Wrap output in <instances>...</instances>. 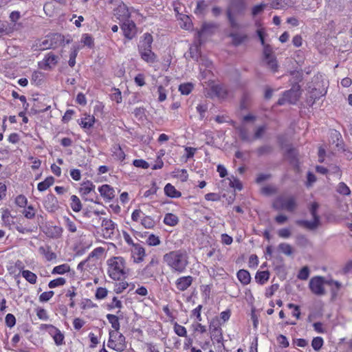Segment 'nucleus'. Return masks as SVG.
Returning a JSON list of instances; mask_svg holds the SVG:
<instances>
[{
    "label": "nucleus",
    "mask_w": 352,
    "mask_h": 352,
    "mask_svg": "<svg viewBox=\"0 0 352 352\" xmlns=\"http://www.w3.org/2000/svg\"><path fill=\"white\" fill-rule=\"evenodd\" d=\"M71 208L74 212H80L82 209V204L80 199L76 195L71 197Z\"/></svg>",
    "instance_id": "4c0bfd02"
},
{
    "label": "nucleus",
    "mask_w": 352,
    "mask_h": 352,
    "mask_svg": "<svg viewBox=\"0 0 352 352\" xmlns=\"http://www.w3.org/2000/svg\"><path fill=\"white\" fill-rule=\"evenodd\" d=\"M164 192L165 194L170 197L172 198H178L180 197L182 193L177 190L174 186L170 184H167L164 187Z\"/></svg>",
    "instance_id": "bb28decb"
},
{
    "label": "nucleus",
    "mask_w": 352,
    "mask_h": 352,
    "mask_svg": "<svg viewBox=\"0 0 352 352\" xmlns=\"http://www.w3.org/2000/svg\"><path fill=\"white\" fill-rule=\"evenodd\" d=\"M229 36L232 38V42L234 46L240 45L248 38L246 34H242L238 32H231Z\"/></svg>",
    "instance_id": "a878e982"
},
{
    "label": "nucleus",
    "mask_w": 352,
    "mask_h": 352,
    "mask_svg": "<svg viewBox=\"0 0 352 352\" xmlns=\"http://www.w3.org/2000/svg\"><path fill=\"white\" fill-rule=\"evenodd\" d=\"M237 131H239V135L240 138L244 141L248 142H251L252 139L249 135L248 130L243 126L237 127Z\"/></svg>",
    "instance_id": "72a5a7b5"
},
{
    "label": "nucleus",
    "mask_w": 352,
    "mask_h": 352,
    "mask_svg": "<svg viewBox=\"0 0 352 352\" xmlns=\"http://www.w3.org/2000/svg\"><path fill=\"white\" fill-rule=\"evenodd\" d=\"M193 278L191 276H182L177 279L175 285L180 292L186 290L191 285Z\"/></svg>",
    "instance_id": "6ab92c4d"
},
{
    "label": "nucleus",
    "mask_w": 352,
    "mask_h": 352,
    "mask_svg": "<svg viewBox=\"0 0 352 352\" xmlns=\"http://www.w3.org/2000/svg\"><path fill=\"white\" fill-rule=\"evenodd\" d=\"M58 61V56L52 52L47 53L43 61L38 63L39 67L44 70H50L55 67Z\"/></svg>",
    "instance_id": "f8f14e48"
},
{
    "label": "nucleus",
    "mask_w": 352,
    "mask_h": 352,
    "mask_svg": "<svg viewBox=\"0 0 352 352\" xmlns=\"http://www.w3.org/2000/svg\"><path fill=\"white\" fill-rule=\"evenodd\" d=\"M1 219L3 224L9 228H10L11 225L14 223V221L10 218V212L8 209L3 210Z\"/></svg>",
    "instance_id": "a19ab883"
},
{
    "label": "nucleus",
    "mask_w": 352,
    "mask_h": 352,
    "mask_svg": "<svg viewBox=\"0 0 352 352\" xmlns=\"http://www.w3.org/2000/svg\"><path fill=\"white\" fill-rule=\"evenodd\" d=\"M153 37L150 34H144V40L138 46L141 58L148 63H154L157 61L156 54L151 50Z\"/></svg>",
    "instance_id": "20e7f679"
},
{
    "label": "nucleus",
    "mask_w": 352,
    "mask_h": 352,
    "mask_svg": "<svg viewBox=\"0 0 352 352\" xmlns=\"http://www.w3.org/2000/svg\"><path fill=\"white\" fill-rule=\"evenodd\" d=\"M15 203L18 206L21 208L25 207L28 203V199L24 195H20L16 197Z\"/></svg>",
    "instance_id": "13d9d810"
},
{
    "label": "nucleus",
    "mask_w": 352,
    "mask_h": 352,
    "mask_svg": "<svg viewBox=\"0 0 352 352\" xmlns=\"http://www.w3.org/2000/svg\"><path fill=\"white\" fill-rule=\"evenodd\" d=\"M155 273V269L151 267L148 266L146 267L142 270L141 276L145 278H148L154 276Z\"/></svg>",
    "instance_id": "37998d69"
},
{
    "label": "nucleus",
    "mask_w": 352,
    "mask_h": 352,
    "mask_svg": "<svg viewBox=\"0 0 352 352\" xmlns=\"http://www.w3.org/2000/svg\"><path fill=\"white\" fill-rule=\"evenodd\" d=\"M102 227L104 238L110 239L114 234L116 224L112 220L103 219L102 221Z\"/></svg>",
    "instance_id": "4468645a"
},
{
    "label": "nucleus",
    "mask_w": 352,
    "mask_h": 352,
    "mask_svg": "<svg viewBox=\"0 0 352 352\" xmlns=\"http://www.w3.org/2000/svg\"><path fill=\"white\" fill-rule=\"evenodd\" d=\"M78 54V49L76 47H74L72 51L69 54V65L70 67H74L76 64V58Z\"/></svg>",
    "instance_id": "4d7b16f0"
},
{
    "label": "nucleus",
    "mask_w": 352,
    "mask_h": 352,
    "mask_svg": "<svg viewBox=\"0 0 352 352\" xmlns=\"http://www.w3.org/2000/svg\"><path fill=\"white\" fill-rule=\"evenodd\" d=\"M163 259L172 270L179 273L184 272L188 264L187 254L182 250L165 254Z\"/></svg>",
    "instance_id": "f03ea898"
},
{
    "label": "nucleus",
    "mask_w": 352,
    "mask_h": 352,
    "mask_svg": "<svg viewBox=\"0 0 352 352\" xmlns=\"http://www.w3.org/2000/svg\"><path fill=\"white\" fill-rule=\"evenodd\" d=\"M206 7V3L204 0L197 1V6L195 10V14H202Z\"/></svg>",
    "instance_id": "69168bd1"
},
{
    "label": "nucleus",
    "mask_w": 352,
    "mask_h": 352,
    "mask_svg": "<svg viewBox=\"0 0 352 352\" xmlns=\"http://www.w3.org/2000/svg\"><path fill=\"white\" fill-rule=\"evenodd\" d=\"M141 224L147 229H151L153 228L155 226V221L154 219L147 215H144L141 220Z\"/></svg>",
    "instance_id": "c9c22d12"
},
{
    "label": "nucleus",
    "mask_w": 352,
    "mask_h": 352,
    "mask_svg": "<svg viewBox=\"0 0 352 352\" xmlns=\"http://www.w3.org/2000/svg\"><path fill=\"white\" fill-rule=\"evenodd\" d=\"M326 279L323 276H317L311 278L309 283V287L311 292L317 296H324L326 294V291L324 285H327Z\"/></svg>",
    "instance_id": "1a4fd4ad"
},
{
    "label": "nucleus",
    "mask_w": 352,
    "mask_h": 352,
    "mask_svg": "<svg viewBox=\"0 0 352 352\" xmlns=\"http://www.w3.org/2000/svg\"><path fill=\"white\" fill-rule=\"evenodd\" d=\"M193 85L192 83H184L179 85V91L183 95H188L192 90Z\"/></svg>",
    "instance_id": "a18cd8bd"
},
{
    "label": "nucleus",
    "mask_w": 352,
    "mask_h": 352,
    "mask_svg": "<svg viewBox=\"0 0 352 352\" xmlns=\"http://www.w3.org/2000/svg\"><path fill=\"white\" fill-rule=\"evenodd\" d=\"M174 331H175V333L179 336H181V337L186 336L187 331H186V328L177 323H175V324L174 325Z\"/></svg>",
    "instance_id": "864d4df0"
},
{
    "label": "nucleus",
    "mask_w": 352,
    "mask_h": 352,
    "mask_svg": "<svg viewBox=\"0 0 352 352\" xmlns=\"http://www.w3.org/2000/svg\"><path fill=\"white\" fill-rule=\"evenodd\" d=\"M274 151V148L270 144H264L258 147L256 153L258 157L270 155Z\"/></svg>",
    "instance_id": "c85d7f7f"
},
{
    "label": "nucleus",
    "mask_w": 352,
    "mask_h": 352,
    "mask_svg": "<svg viewBox=\"0 0 352 352\" xmlns=\"http://www.w3.org/2000/svg\"><path fill=\"white\" fill-rule=\"evenodd\" d=\"M296 206V201L294 197H278L272 204V207L277 210H286L289 212L294 211Z\"/></svg>",
    "instance_id": "6e6552de"
},
{
    "label": "nucleus",
    "mask_w": 352,
    "mask_h": 352,
    "mask_svg": "<svg viewBox=\"0 0 352 352\" xmlns=\"http://www.w3.org/2000/svg\"><path fill=\"white\" fill-rule=\"evenodd\" d=\"M44 208L50 212H55L58 208V200L53 194H48L43 201Z\"/></svg>",
    "instance_id": "dca6fc26"
},
{
    "label": "nucleus",
    "mask_w": 352,
    "mask_h": 352,
    "mask_svg": "<svg viewBox=\"0 0 352 352\" xmlns=\"http://www.w3.org/2000/svg\"><path fill=\"white\" fill-rule=\"evenodd\" d=\"M128 283L126 282H120L116 284L114 291L117 294L122 293L126 287H128Z\"/></svg>",
    "instance_id": "774afa93"
},
{
    "label": "nucleus",
    "mask_w": 352,
    "mask_h": 352,
    "mask_svg": "<svg viewBox=\"0 0 352 352\" xmlns=\"http://www.w3.org/2000/svg\"><path fill=\"white\" fill-rule=\"evenodd\" d=\"M336 191L339 194L344 196H349L351 195V190L344 182H340L338 184L336 187Z\"/></svg>",
    "instance_id": "e433bc0d"
},
{
    "label": "nucleus",
    "mask_w": 352,
    "mask_h": 352,
    "mask_svg": "<svg viewBox=\"0 0 352 352\" xmlns=\"http://www.w3.org/2000/svg\"><path fill=\"white\" fill-rule=\"evenodd\" d=\"M107 346L116 351L122 352L126 348L125 337L119 331H110Z\"/></svg>",
    "instance_id": "0eeeda50"
},
{
    "label": "nucleus",
    "mask_w": 352,
    "mask_h": 352,
    "mask_svg": "<svg viewBox=\"0 0 352 352\" xmlns=\"http://www.w3.org/2000/svg\"><path fill=\"white\" fill-rule=\"evenodd\" d=\"M237 278L243 284V285H248L250 283L251 280V276L248 270H240L237 272Z\"/></svg>",
    "instance_id": "cd10ccee"
},
{
    "label": "nucleus",
    "mask_w": 352,
    "mask_h": 352,
    "mask_svg": "<svg viewBox=\"0 0 352 352\" xmlns=\"http://www.w3.org/2000/svg\"><path fill=\"white\" fill-rule=\"evenodd\" d=\"M95 188V185L93 184V183L90 181H87L85 182H83L81 185V187L80 188V192L81 195L85 197L91 193V191H93Z\"/></svg>",
    "instance_id": "c756f323"
},
{
    "label": "nucleus",
    "mask_w": 352,
    "mask_h": 352,
    "mask_svg": "<svg viewBox=\"0 0 352 352\" xmlns=\"http://www.w3.org/2000/svg\"><path fill=\"white\" fill-rule=\"evenodd\" d=\"M70 270V267L67 264H63L54 267L52 273L53 274H63Z\"/></svg>",
    "instance_id": "79ce46f5"
},
{
    "label": "nucleus",
    "mask_w": 352,
    "mask_h": 352,
    "mask_svg": "<svg viewBox=\"0 0 352 352\" xmlns=\"http://www.w3.org/2000/svg\"><path fill=\"white\" fill-rule=\"evenodd\" d=\"M131 254L135 263H139L144 261L146 255L144 248L139 243L133 245Z\"/></svg>",
    "instance_id": "f3484780"
},
{
    "label": "nucleus",
    "mask_w": 352,
    "mask_h": 352,
    "mask_svg": "<svg viewBox=\"0 0 352 352\" xmlns=\"http://www.w3.org/2000/svg\"><path fill=\"white\" fill-rule=\"evenodd\" d=\"M23 214L25 218L28 219H32L35 217V210L34 207L32 205H30L28 206L27 208H25L23 210Z\"/></svg>",
    "instance_id": "3c124183"
},
{
    "label": "nucleus",
    "mask_w": 352,
    "mask_h": 352,
    "mask_svg": "<svg viewBox=\"0 0 352 352\" xmlns=\"http://www.w3.org/2000/svg\"><path fill=\"white\" fill-rule=\"evenodd\" d=\"M147 243L149 245H157L160 243V240L158 236L151 234L147 239Z\"/></svg>",
    "instance_id": "338daca9"
},
{
    "label": "nucleus",
    "mask_w": 352,
    "mask_h": 352,
    "mask_svg": "<svg viewBox=\"0 0 352 352\" xmlns=\"http://www.w3.org/2000/svg\"><path fill=\"white\" fill-rule=\"evenodd\" d=\"M265 60L266 61V64L267 65L268 67L271 69L273 72H275L278 70V64L274 56L270 57V58H265Z\"/></svg>",
    "instance_id": "49530a36"
},
{
    "label": "nucleus",
    "mask_w": 352,
    "mask_h": 352,
    "mask_svg": "<svg viewBox=\"0 0 352 352\" xmlns=\"http://www.w3.org/2000/svg\"><path fill=\"white\" fill-rule=\"evenodd\" d=\"M107 273L114 280H122L126 277L125 260L121 256H115L107 261Z\"/></svg>",
    "instance_id": "7ed1b4c3"
},
{
    "label": "nucleus",
    "mask_w": 352,
    "mask_h": 352,
    "mask_svg": "<svg viewBox=\"0 0 352 352\" xmlns=\"http://www.w3.org/2000/svg\"><path fill=\"white\" fill-rule=\"evenodd\" d=\"M179 222V219L177 215L173 213H167L165 214L164 223L170 226H175Z\"/></svg>",
    "instance_id": "2f4dec72"
},
{
    "label": "nucleus",
    "mask_w": 352,
    "mask_h": 352,
    "mask_svg": "<svg viewBox=\"0 0 352 352\" xmlns=\"http://www.w3.org/2000/svg\"><path fill=\"white\" fill-rule=\"evenodd\" d=\"M54 292L53 291L45 292L42 293L39 296V300L41 302H47L52 298Z\"/></svg>",
    "instance_id": "680f3d73"
},
{
    "label": "nucleus",
    "mask_w": 352,
    "mask_h": 352,
    "mask_svg": "<svg viewBox=\"0 0 352 352\" xmlns=\"http://www.w3.org/2000/svg\"><path fill=\"white\" fill-rule=\"evenodd\" d=\"M319 208V204L317 202H313L309 208V212L313 217V221L297 220L296 223L300 226L304 227L309 230H316L320 225V217L317 213Z\"/></svg>",
    "instance_id": "423d86ee"
},
{
    "label": "nucleus",
    "mask_w": 352,
    "mask_h": 352,
    "mask_svg": "<svg viewBox=\"0 0 352 352\" xmlns=\"http://www.w3.org/2000/svg\"><path fill=\"white\" fill-rule=\"evenodd\" d=\"M210 95L219 98H224L228 95L226 89L221 85H213L210 89Z\"/></svg>",
    "instance_id": "b1692460"
},
{
    "label": "nucleus",
    "mask_w": 352,
    "mask_h": 352,
    "mask_svg": "<svg viewBox=\"0 0 352 352\" xmlns=\"http://www.w3.org/2000/svg\"><path fill=\"white\" fill-rule=\"evenodd\" d=\"M108 291L106 288L99 287L96 292V297L97 299H103L107 295Z\"/></svg>",
    "instance_id": "0e129e2a"
},
{
    "label": "nucleus",
    "mask_w": 352,
    "mask_h": 352,
    "mask_svg": "<svg viewBox=\"0 0 352 352\" xmlns=\"http://www.w3.org/2000/svg\"><path fill=\"white\" fill-rule=\"evenodd\" d=\"M63 228L60 226H49L47 227L45 232L47 237L51 239H58L62 236Z\"/></svg>",
    "instance_id": "5701e85b"
},
{
    "label": "nucleus",
    "mask_w": 352,
    "mask_h": 352,
    "mask_svg": "<svg viewBox=\"0 0 352 352\" xmlns=\"http://www.w3.org/2000/svg\"><path fill=\"white\" fill-rule=\"evenodd\" d=\"M21 274L30 283L35 284L36 283L37 276L34 273L26 270H23Z\"/></svg>",
    "instance_id": "58836bf2"
},
{
    "label": "nucleus",
    "mask_w": 352,
    "mask_h": 352,
    "mask_svg": "<svg viewBox=\"0 0 352 352\" xmlns=\"http://www.w3.org/2000/svg\"><path fill=\"white\" fill-rule=\"evenodd\" d=\"M323 343L324 341L321 337H316L311 341V346L315 351H318L322 348Z\"/></svg>",
    "instance_id": "de8ad7c7"
},
{
    "label": "nucleus",
    "mask_w": 352,
    "mask_h": 352,
    "mask_svg": "<svg viewBox=\"0 0 352 352\" xmlns=\"http://www.w3.org/2000/svg\"><path fill=\"white\" fill-rule=\"evenodd\" d=\"M250 96L248 94H244L243 95V97H242V99H241V103H240V107L241 109H248L249 105H250Z\"/></svg>",
    "instance_id": "5fc2aeb1"
},
{
    "label": "nucleus",
    "mask_w": 352,
    "mask_h": 352,
    "mask_svg": "<svg viewBox=\"0 0 352 352\" xmlns=\"http://www.w3.org/2000/svg\"><path fill=\"white\" fill-rule=\"evenodd\" d=\"M298 89H299V86L298 87ZM298 98V90L289 89L284 92L283 96L278 99L277 104L278 105H283L287 102L295 104Z\"/></svg>",
    "instance_id": "9d476101"
},
{
    "label": "nucleus",
    "mask_w": 352,
    "mask_h": 352,
    "mask_svg": "<svg viewBox=\"0 0 352 352\" xmlns=\"http://www.w3.org/2000/svg\"><path fill=\"white\" fill-rule=\"evenodd\" d=\"M210 330L211 334V339L214 340L217 342H221L223 340L222 330L219 325L214 322H212L210 324Z\"/></svg>",
    "instance_id": "412c9836"
},
{
    "label": "nucleus",
    "mask_w": 352,
    "mask_h": 352,
    "mask_svg": "<svg viewBox=\"0 0 352 352\" xmlns=\"http://www.w3.org/2000/svg\"><path fill=\"white\" fill-rule=\"evenodd\" d=\"M122 30H123L124 35L126 38L129 39H132L135 36V24L133 21L128 19L127 21H123V23L121 26Z\"/></svg>",
    "instance_id": "a211bd4d"
},
{
    "label": "nucleus",
    "mask_w": 352,
    "mask_h": 352,
    "mask_svg": "<svg viewBox=\"0 0 352 352\" xmlns=\"http://www.w3.org/2000/svg\"><path fill=\"white\" fill-rule=\"evenodd\" d=\"M217 28L218 25L216 24L215 23H204L201 25L200 30H199L197 32L199 44H201V38L203 36L214 34Z\"/></svg>",
    "instance_id": "9b49d317"
},
{
    "label": "nucleus",
    "mask_w": 352,
    "mask_h": 352,
    "mask_svg": "<svg viewBox=\"0 0 352 352\" xmlns=\"http://www.w3.org/2000/svg\"><path fill=\"white\" fill-rule=\"evenodd\" d=\"M265 130H266V126L265 125H261V126H259L258 127H257L254 132V139L261 138L262 136L263 135Z\"/></svg>",
    "instance_id": "e2e57ef3"
},
{
    "label": "nucleus",
    "mask_w": 352,
    "mask_h": 352,
    "mask_svg": "<svg viewBox=\"0 0 352 352\" xmlns=\"http://www.w3.org/2000/svg\"><path fill=\"white\" fill-rule=\"evenodd\" d=\"M39 254H42L47 261H52L56 259V254L52 251L50 245L41 246L38 248Z\"/></svg>",
    "instance_id": "4be33fe9"
},
{
    "label": "nucleus",
    "mask_w": 352,
    "mask_h": 352,
    "mask_svg": "<svg viewBox=\"0 0 352 352\" xmlns=\"http://www.w3.org/2000/svg\"><path fill=\"white\" fill-rule=\"evenodd\" d=\"M65 283H66L65 279L64 278L60 277V278H58L51 280L49 283L48 286L50 288H55L56 287L62 286V285H65Z\"/></svg>",
    "instance_id": "09e8293b"
},
{
    "label": "nucleus",
    "mask_w": 352,
    "mask_h": 352,
    "mask_svg": "<svg viewBox=\"0 0 352 352\" xmlns=\"http://www.w3.org/2000/svg\"><path fill=\"white\" fill-rule=\"evenodd\" d=\"M54 182V178L52 176L47 177L44 181L38 184V190L41 192L45 191L52 186Z\"/></svg>",
    "instance_id": "7c9ffc66"
},
{
    "label": "nucleus",
    "mask_w": 352,
    "mask_h": 352,
    "mask_svg": "<svg viewBox=\"0 0 352 352\" xmlns=\"http://www.w3.org/2000/svg\"><path fill=\"white\" fill-rule=\"evenodd\" d=\"M65 226L67 230L71 232H76L77 230L76 226L75 223L72 221L69 217H64Z\"/></svg>",
    "instance_id": "6e6d98bb"
},
{
    "label": "nucleus",
    "mask_w": 352,
    "mask_h": 352,
    "mask_svg": "<svg viewBox=\"0 0 352 352\" xmlns=\"http://www.w3.org/2000/svg\"><path fill=\"white\" fill-rule=\"evenodd\" d=\"M81 42L83 43L85 45H87L90 48L94 46V39L92 36L88 34H82Z\"/></svg>",
    "instance_id": "603ef678"
},
{
    "label": "nucleus",
    "mask_w": 352,
    "mask_h": 352,
    "mask_svg": "<svg viewBox=\"0 0 352 352\" xmlns=\"http://www.w3.org/2000/svg\"><path fill=\"white\" fill-rule=\"evenodd\" d=\"M278 250L287 256H291L293 253L292 247L286 243H281L278 245Z\"/></svg>",
    "instance_id": "ea45409f"
},
{
    "label": "nucleus",
    "mask_w": 352,
    "mask_h": 352,
    "mask_svg": "<svg viewBox=\"0 0 352 352\" xmlns=\"http://www.w3.org/2000/svg\"><path fill=\"white\" fill-rule=\"evenodd\" d=\"M5 320H6V325L8 327L11 328L15 325L16 318L13 314H8L6 316Z\"/></svg>",
    "instance_id": "052dcab7"
},
{
    "label": "nucleus",
    "mask_w": 352,
    "mask_h": 352,
    "mask_svg": "<svg viewBox=\"0 0 352 352\" xmlns=\"http://www.w3.org/2000/svg\"><path fill=\"white\" fill-rule=\"evenodd\" d=\"M113 14L115 17L121 22L127 21L131 16L127 6L123 3L118 5V7L114 9Z\"/></svg>",
    "instance_id": "ddd939ff"
},
{
    "label": "nucleus",
    "mask_w": 352,
    "mask_h": 352,
    "mask_svg": "<svg viewBox=\"0 0 352 352\" xmlns=\"http://www.w3.org/2000/svg\"><path fill=\"white\" fill-rule=\"evenodd\" d=\"M45 327L49 329V333L53 337L54 342L57 346L64 344L65 336L58 328L52 324H45Z\"/></svg>",
    "instance_id": "2eb2a0df"
},
{
    "label": "nucleus",
    "mask_w": 352,
    "mask_h": 352,
    "mask_svg": "<svg viewBox=\"0 0 352 352\" xmlns=\"http://www.w3.org/2000/svg\"><path fill=\"white\" fill-rule=\"evenodd\" d=\"M255 278L260 284H263L269 279V273L266 271L258 272L256 273Z\"/></svg>",
    "instance_id": "c03bdc74"
},
{
    "label": "nucleus",
    "mask_w": 352,
    "mask_h": 352,
    "mask_svg": "<svg viewBox=\"0 0 352 352\" xmlns=\"http://www.w3.org/2000/svg\"><path fill=\"white\" fill-rule=\"evenodd\" d=\"M98 190L104 198L111 200L114 197V190L109 185L104 184L98 188Z\"/></svg>",
    "instance_id": "393cba45"
},
{
    "label": "nucleus",
    "mask_w": 352,
    "mask_h": 352,
    "mask_svg": "<svg viewBox=\"0 0 352 352\" xmlns=\"http://www.w3.org/2000/svg\"><path fill=\"white\" fill-rule=\"evenodd\" d=\"M64 42V36L60 34L54 33L47 35L44 38L39 40L35 45L36 50L40 51L48 49H55Z\"/></svg>",
    "instance_id": "39448f33"
},
{
    "label": "nucleus",
    "mask_w": 352,
    "mask_h": 352,
    "mask_svg": "<svg viewBox=\"0 0 352 352\" xmlns=\"http://www.w3.org/2000/svg\"><path fill=\"white\" fill-rule=\"evenodd\" d=\"M309 269L307 266H304L298 274V278L300 280H305L309 278Z\"/></svg>",
    "instance_id": "8fccbe9b"
},
{
    "label": "nucleus",
    "mask_w": 352,
    "mask_h": 352,
    "mask_svg": "<svg viewBox=\"0 0 352 352\" xmlns=\"http://www.w3.org/2000/svg\"><path fill=\"white\" fill-rule=\"evenodd\" d=\"M247 8V0H230L226 10V15L232 29L238 30L241 28V25L237 21L236 16H243Z\"/></svg>",
    "instance_id": "f257e3e1"
},
{
    "label": "nucleus",
    "mask_w": 352,
    "mask_h": 352,
    "mask_svg": "<svg viewBox=\"0 0 352 352\" xmlns=\"http://www.w3.org/2000/svg\"><path fill=\"white\" fill-rule=\"evenodd\" d=\"M95 122V118L93 116H86L84 118L81 119L79 123L84 129H90L93 126Z\"/></svg>",
    "instance_id": "473e14b6"
},
{
    "label": "nucleus",
    "mask_w": 352,
    "mask_h": 352,
    "mask_svg": "<svg viewBox=\"0 0 352 352\" xmlns=\"http://www.w3.org/2000/svg\"><path fill=\"white\" fill-rule=\"evenodd\" d=\"M133 164L138 168H142L146 169L149 167V164L144 160H135L133 162Z\"/></svg>",
    "instance_id": "bf43d9fd"
},
{
    "label": "nucleus",
    "mask_w": 352,
    "mask_h": 352,
    "mask_svg": "<svg viewBox=\"0 0 352 352\" xmlns=\"http://www.w3.org/2000/svg\"><path fill=\"white\" fill-rule=\"evenodd\" d=\"M327 285L330 287L331 298L333 300L336 299L338 296L339 292L342 287V283L332 278H329L327 281Z\"/></svg>",
    "instance_id": "aec40b11"
},
{
    "label": "nucleus",
    "mask_w": 352,
    "mask_h": 352,
    "mask_svg": "<svg viewBox=\"0 0 352 352\" xmlns=\"http://www.w3.org/2000/svg\"><path fill=\"white\" fill-rule=\"evenodd\" d=\"M107 318L108 321L111 323L113 331H119L120 329V322H119V317L113 315V314H107Z\"/></svg>",
    "instance_id": "f704fd0d"
}]
</instances>
